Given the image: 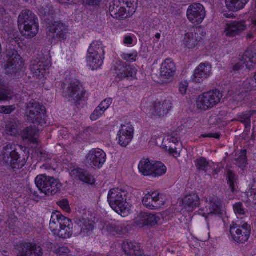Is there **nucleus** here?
<instances>
[{
	"label": "nucleus",
	"instance_id": "f257e3e1",
	"mask_svg": "<svg viewBox=\"0 0 256 256\" xmlns=\"http://www.w3.org/2000/svg\"><path fill=\"white\" fill-rule=\"evenodd\" d=\"M50 228L54 235L62 238H68L72 234V223L71 220L58 212L52 213Z\"/></svg>",
	"mask_w": 256,
	"mask_h": 256
},
{
	"label": "nucleus",
	"instance_id": "f03ea898",
	"mask_svg": "<svg viewBox=\"0 0 256 256\" xmlns=\"http://www.w3.org/2000/svg\"><path fill=\"white\" fill-rule=\"evenodd\" d=\"M46 110L39 102L32 100L26 104L25 120L38 126H42L46 124Z\"/></svg>",
	"mask_w": 256,
	"mask_h": 256
},
{
	"label": "nucleus",
	"instance_id": "7ed1b4c3",
	"mask_svg": "<svg viewBox=\"0 0 256 256\" xmlns=\"http://www.w3.org/2000/svg\"><path fill=\"white\" fill-rule=\"evenodd\" d=\"M35 183L38 192L47 196H54L60 193L62 186L58 180L46 174L37 176L35 179Z\"/></svg>",
	"mask_w": 256,
	"mask_h": 256
},
{
	"label": "nucleus",
	"instance_id": "20e7f679",
	"mask_svg": "<svg viewBox=\"0 0 256 256\" xmlns=\"http://www.w3.org/2000/svg\"><path fill=\"white\" fill-rule=\"evenodd\" d=\"M20 148V146L9 144L3 148V158L2 162L9 168L14 171L22 168L26 164L24 158L22 159L20 156L17 148Z\"/></svg>",
	"mask_w": 256,
	"mask_h": 256
},
{
	"label": "nucleus",
	"instance_id": "39448f33",
	"mask_svg": "<svg viewBox=\"0 0 256 256\" xmlns=\"http://www.w3.org/2000/svg\"><path fill=\"white\" fill-rule=\"evenodd\" d=\"M35 14L30 10H23L19 16L18 26H23V34L28 38L34 36L38 32V25L36 21Z\"/></svg>",
	"mask_w": 256,
	"mask_h": 256
},
{
	"label": "nucleus",
	"instance_id": "423d86ee",
	"mask_svg": "<svg viewBox=\"0 0 256 256\" xmlns=\"http://www.w3.org/2000/svg\"><path fill=\"white\" fill-rule=\"evenodd\" d=\"M6 54L8 60L5 65V72L7 75L16 78L23 66V60L18 52L10 48H7Z\"/></svg>",
	"mask_w": 256,
	"mask_h": 256
},
{
	"label": "nucleus",
	"instance_id": "0eeeda50",
	"mask_svg": "<svg viewBox=\"0 0 256 256\" xmlns=\"http://www.w3.org/2000/svg\"><path fill=\"white\" fill-rule=\"evenodd\" d=\"M124 192L118 188H113L109 191L108 200L111 208L122 216L128 212V204Z\"/></svg>",
	"mask_w": 256,
	"mask_h": 256
},
{
	"label": "nucleus",
	"instance_id": "6e6552de",
	"mask_svg": "<svg viewBox=\"0 0 256 256\" xmlns=\"http://www.w3.org/2000/svg\"><path fill=\"white\" fill-rule=\"evenodd\" d=\"M222 96V94L217 90L204 92L198 96L197 108L204 110L213 108L220 102Z\"/></svg>",
	"mask_w": 256,
	"mask_h": 256
},
{
	"label": "nucleus",
	"instance_id": "1a4fd4ad",
	"mask_svg": "<svg viewBox=\"0 0 256 256\" xmlns=\"http://www.w3.org/2000/svg\"><path fill=\"white\" fill-rule=\"evenodd\" d=\"M79 82L76 80L66 78L62 84L63 96L66 98H73L77 102L82 100L86 92L80 90Z\"/></svg>",
	"mask_w": 256,
	"mask_h": 256
},
{
	"label": "nucleus",
	"instance_id": "9d476101",
	"mask_svg": "<svg viewBox=\"0 0 256 256\" xmlns=\"http://www.w3.org/2000/svg\"><path fill=\"white\" fill-rule=\"evenodd\" d=\"M250 231V226L247 223L243 224H238L233 222L230 230L233 240L238 243L242 244H244L248 240Z\"/></svg>",
	"mask_w": 256,
	"mask_h": 256
},
{
	"label": "nucleus",
	"instance_id": "9b49d317",
	"mask_svg": "<svg viewBox=\"0 0 256 256\" xmlns=\"http://www.w3.org/2000/svg\"><path fill=\"white\" fill-rule=\"evenodd\" d=\"M206 15L204 6L199 3L190 4L186 11V16L190 22L194 24H201Z\"/></svg>",
	"mask_w": 256,
	"mask_h": 256
},
{
	"label": "nucleus",
	"instance_id": "f8f14e48",
	"mask_svg": "<svg viewBox=\"0 0 256 256\" xmlns=\"http://www.w3.org/2000/svg\"><path fill=\"white\" fill-rule=\"evenodd\" d=\"M18 256H43L44 250L42 246L34 242L22 243L19 248Z\"/></svg>",
	"mask_w": 256,
	"mask_h": 256
},
{
	"label": "nucleus",
	"instance_id": "ddd939ff",
	"mask_svg": "<svg viewBox=\"0 0 256 256\" xmlns=\"http://www.w3.org/2000/svg\"><path fill=\"white\" fill-rule=\"evenodd\" d=\"M75 223L77 227L74 228L76 235L82 237L88 236L92 234L94 227V222L88 218L76 219Z\"/></svg>",
	"mask_w": 256,
	"mask_h": 256
},
{
	"label": "nucleus",
	"instance_id": "4468645a",
	"mask_svg": "<svg viewBox=\"0 0 256 256\" xmlns=\"http://www.w3.org/2000/svg\"><path fill=\"white\" fill-rule=\"evenodd\" d=\"M143 204L149 210H158L165 203L161 195L157 192H148L142 200Z\"/></svg>",
	"mask_w": 256,
	"mask_h": 256
},
{
	"label": "nucleus",
	"instance_id": "2eb2a0df",
	"mask_svg": "<svg viewBox=\"0 0 256 256\" xmlns=\"http://www.w3.org/2000/svg\"><path fill=\"white\" fill-rule=\"evenodd\" d=\"M244 63L238 62L234 64L232 70L238 71L244 68V64H246L247 68L252 70L256 65V53L251 49L248 48L242 57Z\"/></svg>",
	"mask_w": 256,
	"mask_h": 256
},
{
	"label": "nucleus",
	"instance_id": "dca6fc26",
	"mask_svg": "<svg viewBox=\"0 0 256 256\" xmlns=\"http://www.w3.org/2000/svg\"><path fill=\"white\" fill-rule=\"evenodd\" d=\"M176 70L175 64L171 59L168 58L162 64L160 76L164 82H169L173 80Z\"/></svg>",
	"mask_w": 256,
	"mask_h": 256
},
{
	"label": "nucleus",
	"instance_id": "f3484780",
	"mask_svg": "<svg viewBox=\"0 0 256 256\" xmlns=\"http://www.w3.org/2000/svg\"><path fill=\"white\" fill-rule=\"evenodd\" d=\"M208 206H206V210L200 209L199 214L204 216L207 215L214 214L216 215L222 214V202L221 200L218 196H213L209 198Z\"/></svg>",
	"mask_w": 256,
	"mask_h": 256
},
{
	"label": "nucleus",
	"instance_id": "a211bd4d",
	"mask_svg": "<svg viewBox=\"0 0 256 256\" xmlns=\"http://www.w3.org/2000/svg\"><path fill=\"white\" fill-rule=\"evenodd\" d=\"M106 154L102 150L94 149L88 153L87 160L91 166L100 168L106 162Z\"/></svg>",
	"mask_w": 256,
	"mask_h": 256
},
{
	"label": "nucleus",
	"instance_id": "6ab92c4d",
	"mask_svg": "<svg viewBox=\"0 0 256 256\" xmlns=\"http://www.w3.org/2000/svg\"><path fill=\"white\" fill-rule=\"evenodd\" d=\"M49 66V62L44 60V58H37L32 61L30 70L34 76L40 77L47 72Z\"/></svg>",
	"mask_w": 256,
	"mask_h": 256
},
{
	"label": "nucleus",
	"instance_id": "aec40b11",
	"mask_svg": "<svg viewBox=\"0 0 256 256\" xmlns=\"http://www.w3.org/2000/svg\"><path fill=\"white\" fill-rule=\"evenodd\" d=\"M160 220V214H151L149 212H141L136 220V224L140 227L144 226H154Z\"/></svg>",
	"mask_w": 256,
	"mask_h": 256
},
{
	"label": "nucleus",
	"instance_id": "412c9836",
	"mask_svg": "<svg viewBox=\"0 0 256 256\" xmlns=\"http://www.w3.org/2000/svg\"><path fill=\"white\" fill-rule=\"evenodd\" d=\"M202 32L200 28H192L190 31L185 34L183 40L184 44L188 48H195L200 42L202 38L199 34Z\"/></svg>",
	"mask_w": 256,
	"mask_h": 256
},
{
	"label": "nucleus",
	"instance_id": "4be33fe9",
	"mask_svg": "<svg viewBox=\"0 0 256 256\" xmlns=\"http://www.w3.org/2000/svg\"><path fill=\"white\" fill-rule=\"evenodd\" d=\"M134 134V129L130 124H122L118 132L119 144L122 146L126 147L133 138Z\"/></svg>",
	"mask_w": 256,
	"mask_h": 256
},
{
	"label": "nucleus",
	"instance_id": "5701e85b",
	"mask_svg": "<svg viewBox=\"0 0 256 256\" xmlns=\"http://www.w3.org/2000/svg\"><path fill=\"white\" fill-rule=\"evenodd\" d=\"M246 29L244 21H234L226 24L224 34L227 37L232 38L240 34Z\"/></svg>",
	"mask_w": 256,
	"mask_h": 256
},
{
	"label": "nucleus",
	"instance_id": "b1692460",
	"mask_svg": "<svg viewBox=\"0 0 256 256\" xmlns=\"http://www.w3.org/2000/svg\"><path fill=\"white\" fill-rule=\"evenodd\" d=\"M170 100H166L162 102H155L150 108V112L154 116H162L166 114L172 108Z\"/></svg>",
	"mask_w": 256,
	"mask_h": 256
},
{
	"label": "nucleus",
	"instance_id": "393cba45",
	"mask_svg": "<svg viewBox=\"0 0 256 256\" xmlns=\"http://www.w3.org/2000/svg\"><path fill=\"white\" fill-rule=\"evenodd\" d=\"M122 248L128 256H141L144 254L140 244L136 242L126 240L123 242Z\"/></svg>",
	"mask_w": 256,
	"mask_h": 256
},
{
	"label": "nucleus",
	"instance_id": "a878e982",
	"mask_svg": "<svg viewBox=\"0 0 256 256\" xmlns=\"http://www.w3.org/2000/svg\"><path fill=\"white\" fill-rule=\"evenodd\" d=\"M49 31L52 34V37L58 39L64 40L66 38L68 33V26L60 22H54L50 26Z\"/></svg>",
	"mask_w": 256,
	"mask_h": 256
},
{
	"label": "nucleus",
	"instance_id": "bb28decb",
	"mask_svg": "<svg viewBox=\"0 0 256 256\" xmlns=\"http://www.w3.org/2000/svg\"><path fill=\"white\" fill-rule=\"evenodd\" d=\"M210 65L201 64L194 72L192 81L196 83L202 82L210 76Z\"/></svg>",
	"mask_w": 256,
	"mask_h": 256
},
{
	"label": "nucleus",
	"instance_id": "cd10ccee",
	"mask_svg": "<svg viewBox=\"0 0 256 256\" xmlns=\"http://www.w3.org/2000/svg\"><path fill=\"white\" fill-rule=\"evenodd\" d=\"M70 175L72 178L86 183L92 184L94 182V177L84 169L80 168H74L70 171Z\"/></svg>",
	"mask_w": 256,
	"mask_h": 256
},
{
	"label": "nucleus",
	"instance_id": "c85d7f7f",
	"mask_svg": "<svg viewBox=\"0 0 256 256\" xmlns=\"http://www.w3.org/2000/svg\"><path fill=\"white\" fill-rule=\"evenodd\" d=\"M180 141V140L178 138L172 136L163 142L162 146L166 150H168L170 154L176 158L180 156V153L177 151L176 145L178 144Z\"/></svg>",
	"mask_w": 256,
	"mask_h": 256
},
{
	"label": "nucleus",
	"instance_id": "c756f323",
	"mask_svg": "<svg viewBox=\"0 0 256 256\" xmlns=\"http://www.w3.org/2000/svg\"><path fill=\"white\" fill-rule=\"evenodd\" d=\"M183 205L188 211L192 212L200 204V198L196 194L185 196L182 200Z\"/></svg>",
	"mask_w": 256,
	"mask_h": 256
},
{
	"label": "nucleus",
	"instance_id": "7c9ffc66",
	"mask_svg": "<svg viewBox=\"0 0 256 256\" xmlns=\"http://www.w3.org/2000/svg\"><path fill=\"white\" fill-rule=\"evenodd\" d=\"M256 113L255 110L246 112L238 115L237 118L232 121L240 122L244 124L245 126L244 132H249L251 127V118Z\"/></svg>",
	"mask_w": 256,
	"mask_h": 256
},
{
	"label": "nucleus",
	"instance_id": "2f4dec72",
	"mask_svg": "<svg viewBox=\"0 0 256 256\" xmlns=\"http://www.w3.org/2000/svg\"><path fill=\"white\" fill-rule=\"evenodd\" d=\"M39 130L35 127H28L22 132L23 139L28 140V142L35 143L37 142Z\"/></svg>",
	"mask_w": 256,
	"mask_h": 256
},
{
	"label": "nucleus",
	"instance_id": "473e14b6",
	"mask_svg": "<svg viewBox=\"0 0 256 256\" xmlns=\"http://www.w3.org/2000/svg\"><path fill=\"white\" fill-rule=\"evenodd\" d=\"M250 0H226V6L232 12H236L243 9Z\"/></svg>",
	"mask_w": 256,
	"mask_h": 256
},
{
	"label": "nucleus",
	"instance_id": "72a5a7b5",
	"mask_svg": "<svg viewBox=\"0 0 256 256\" xmlns=\"http://www.w3.org/2000/svg\"><path fill=\"white\" fill-rule=\"evenodd\" d=\"M104 58V56H100L88 54L87 57L88 64L92 70H96L102 65Z\"/></svg>",
	"mask_w": 256,
	"mask_h": 256
},
{
	"label": "nucleus",
	"instance_id": "f704fd0d",
	"mask_svg": "<svg viewBox=\"0 0 256 256\" xmlns=\"http://www.w3.org/2000/svg\"><path fill=\"white\" fill-rule=\"evenodd\" d=\"M153 164L148 159L142 160L138 164V170L144 176H151Z\"/></svg>",
	"mask_w": 256,
	"mask_h": 256
},
{
	"label": "nucleus",
	"instance_id": "c9c22d12",
	"mask_svg": "<svg viewBox=\"0 0 256 256\" xmlns=\"http://www.w3.org/2000/svg\"><path fill=\"white\" fill-rule=\"evenodd\" d=\"M88 54H94L104 56V52L102 43L100 41H94L88 50Z\"/></svg>",
	"mask_w": 256,
	"mask_h": 256
},
{
	"label": "nucleus",
	"instance_id": "e433bc0d",
	"mask_svg": "<svg viewBox=\"0 0 256 256\" xmlns=\"http://www.w3.org/2000/svg\"><path fill=\"white\" fill-rule=\"evenodd\" d=\"M106 229L112 234H122L127 232L126 227L124 224H108L106 226Z\"/></svg>",
	"mask_w": 256,
	"mask_h": 256
},
{
	"label": "nucleus",
	"instance_id": "4c0bfd02",
	"mask_svg": "<svg viewBox=\"0 0 256 256\" xmlns=\"http://www.w3.org/2000/svg\"><path fill=\"white\" fill-rule=\"evenodd\" d=\"M126 64L122 61H118L114 66L113 73L119 78H126L124 74Z\"/></svg>",
	"mask_w": 256,
	"mask_h": 256
},
{
	"label": "nucleus",
	"instance_id": "58836bf2",
	"mask_svg": "<svg viewBox=\"0 0 256 256\" xmlns=\"http://www.w3.org/2000/svg\"><path fill=\"white\" fill-rule=\"evenodd\" d=\"M195 162L197 170L204 172H206L212 168V163L207 161L204 158L196 160Z\"/></svg>",
	"mask_w": 256,
	"mask_h": 256
},
{
	"label": "nucleus",
	"instance_id": "ea45409f",
	"mask_svg": "<svg viewBox=\"0 0 256 256\" xmlns=\"http://www.w3.org/2000/svg\"><path fill=\"white\" fill-rule=\"evenodd\" d=\"M151 176L154 177L160 176L164 174L166 172V166L160 162L153 164Z\"/></svg>",
	"mask_w": 256,
	"mask_h": 256
},
{
	"label": "nucleus",
	"instance_id": "a19ab883",
	"mask_svg": "<svg viewBox=\"0 0 256 256\" xmlns=\"http://www.w3.org/2000/svg\"><path fill=\"white\" fill-rule=\"evenodd\" d=\"M135 12V8H130L128 10H126L124 6H121L118 10V15L119 18L118 19H125L132 16Z\"/></svg>",
	"mask_w": 256,
	"mask_h": 256
},
{
	"label": "nucleus",
	"instance_id": "79ce46f5",
	"mask_svg": "<svg viewBox=\"0 0 256 256\" xmlns=\"http://www.w3.org/2000/svg\"><path fill=\"white\" fill-rule=\"evenodd\" d=\"M122 6V4L120 0H114L110 3L109 6V10L111 16L114 18H119L118 15V10Z\"/></svg>",
	"mask_w": 256,
	"mask_h": 256
},
{
	"label": "nucleus",
	"instance_id": "37998d69",
	"mask_svg": "<svg viewBox=\"0 0 256 256\" xmlns=\"http://www.w3.org/2000/svg\"><path fill=\"white\" fill-rule=\"evenodd\" d=\"M246 150H242L240 156L234 159V164L238 168L243 169L247 164V158H246Z\"/></svg>",
	"mask_w": 256,
	"mask_h": 256
},
{
	"label": "nucleus",
	"instance_id": "c03bdc74",
	"mask_svg": "<svg viewBox=\"0 0 256 256\" xmlns=\"http://www.w3.org/2000/svg\"><path fill=\"white\" fill-rule=\"evenodd\" d=\"M39 13L40 16H42L45 20H52L54 18V10L48 6L40 8L39 10Z\"/></svg>",
	"mask_w": 256,
	"mask_h": 256
},
{
	"label": "nucleus",
	"instance_id": "a18cd8bd",
	"mask_svg": "<svg viewBox=\"0 0 256 256\" xmlns=\"http://www.w3.org/2000/svg\"><path fill=\"white\" fill-rule=\"evenodd\" d=\"M227 179L231 191L233 193H234L237 182V177L236 175L232 170H228L227 172Z\"/></svg>",
	"mask_w": 256,
	"mask_h": 256
},
{
	"label": "nucleus",
	"instance_id": "49530a36",
	"mask_svg": "<svg viewBox=\"0 0 256 256\" xmlns=\"http://www.w3.org/2000/svg\"><path fill=\"white\" fill-rule=\"evenodd\" d=\"M18 125L16 122H10L6 125V130L8 134L15 136L18 133Z\"/></svg>",
	"mask_w": 256,
	"mask_h": 256
},
{
	"label": "nucleus",
	"instance_id": "de8ad7c7",
	"mask_svg": "<svg viewBox=\"0 0 256 256\" xmlns=\"http://www.w3.org/2000/svg\"><path fill=\"white\" fill-rule=\"evenodd\" d=\"M28 192L30 196L32 197V200L35 201H39L40 198L42 197L38 194V192L36 190V188L34 186H30L28 188Z\"/></svg>",
	"mask_w": 256,
	"mask_h": 256
},
{
	"label": "nucleus",
	"instance_id": "09e8293b",
	"mask_svg": "<svg viewBox=\"0 0 256 256\" xmlns=\"http://www.w3.org/2000/svg\"><path fill=\"white\" fill-rule=\"evenodd\" d=\"M136 72L135 68L126 64L124 72L126 78L134 77L136 74Z\"/></svg>",
	"mask_w": 256,
	"mask_h": 256
},
{
	"label": "nucleus",
	"instance_id": "8fccbe9b",
	"mask_svg": "<svg viewBox=\"0 0 256 256\" xmlns=\"http://www.w3.org/2000/svg\"><path fill=\"white\" fill-rule=\"evenodd\" d=\"M234 210L235 213L239 214H244L245 213L244 208L243 207L242 202H238L233 206Z\"/></svg>",
	"mask_w": 256,
	"mask_h": 256
},
{
	"label": "nucleus",
	"instance_id": "3c124183",
	"mask_svg": "<svg viewBox=\"0 0 256 256\" xmlns=\"http://www.w3.org/2000/svg\"><path fill=\"white\" fill-rule=\"evenodd\" d=\"M104 112V111H102V109L99 106H98L91 114V120H98Z\"/></svg>",
	"mask_w": 256,
	"mask_h": 256
},
{
	"label": "nucleus",
	"instance_id": "603ef678",
	"mask_svg": "<svg viewBox=\"0 0 256 256\" xmlns=\"http://www.w3.org/2000/svg\"><path fill=\"white\" fill-rule=\"evenodd\" d=\"M112 103V98H106L98 106L102 109V111L105 112L109 108Z\"/></svg>",
	"mask_w": 256,
	"mask_h": 256
},
{
	"label": "nucleus",
	"instance_id": "864d4df0",
	"mask_svg": "<svg viewBox=\"0 0 256 256\" xmlns=\"http://www.w3.org/2000/svg\"><path fill=\"white\" fill-rule=\"evenodd\" d=\"M58 204L66 212H69L70 208L68 200L63 199L57 202Z\"/></svg>",
	"mask_w": 256,
	"mask_h": 256
},
{
	"label": "nucleus",
	"instance_id": "5fc2aeb1",
	"mask_svg": "<svg viewBox=\"0 0 256 256\" xmlns=\"http://www.w3.org/2000/svg\"><path fill=\"white\" fill-rule=\"evenodd\" d=\"M11 97L10 93L4 89L0 90V100H6Z\"/></svg>",
	"mask_w": 256,
	"mask_h": 256
},
{
	"label": "nucleus",
	"instance_id": "6e6d98bb",
	"mask_svg": "<svg viewBox=\"0 0 256 256\" xmlns=\"http://www.w3.org/2000/svg\"><path fill=\"white\" fill-rule=\"evenodd\" d=\"M55 253L59 256H62L64 254H68L69 252V250L65 246L58 248L56 250Z\"/></svg>",
	"mask_w": 256,
	"mask_h": 256
},
{
	"label": "nucleus",
	"instance_id": "4d7b16f0",
	"mask_svg": "<svg viewBox=\"0 0 256 256\" xmlns=\"http://www.w3.org/2000/svg\"><path fill=\"white\" fill-rule=\"evenodd\" d=\"M188 86V84L186 82H182L180 84L179 90L182 94L186 93Z\"/></svg>",
	"mask_w": 256,
	"mask_h": 256
},
{
	"label": "nucleus",
	"instance_id": "13d9d810",
	"mask_svg": "<svg viewBox=\"0 0 256 256\" xmlns=\"http://www.w3.org/2000/svg\"><path fill=\"white\" fill-rule=\"evenodd\" d=\"M15 108L13 106H2V110L5 114H10L12 112L14 111Z\"/></svg>",
	"mask_w": 256,
	"mask_h": 256
},
{
	"label": "nucleus",
	"instance_id": "bf43d9fd",
	"mask_svg": "<svg viewBox=\"0 0 256 256\" xmlns=\"http://www.w3.org/2000/svg\"><path fill=\"white\" fill-rule=\"evenodd\" d=\"M136 56V54H124V58L128 62L135 61V58Z\"/></svg>",
	"mask_w": 256,
	"mask_h": 256
},
{
	"label": "nucleus",
	"instance_id": "052dcab7",
	"mask_svg": "<svg viewBox=\"0 0 256 256\" xmlns=\"http://www.w3.org/2000/svg\"><path fill=\"white\" fill-rule=\"evenodd\" d=\"M203 138H214L218 139L220 138V134L218 133H209L202 135Z\"/></svg>",
	"mask_w": 256,
	"mask_h": 256
},
{
	"label": "nucleus",
	"instance_id": "680f3d73",
	"mask_svg": "<svg viewBox=\"0 0 256 256\" xmlns=\"http://www.w3.org/2000/svg\"><path fill=\"white\" fill-rule=\"evenodd\" d=\"M133 42L132 37L130 36H126L124 40V43L126 44H130Z\"/></svg>",
	"mask_w": 256,
	"mask_h": 256
},
{
	"label": "nucleus",
	"instance_id": "e2e57ef3",
	"mask_svg": "<svg viewBox=\"0 0 256 256\" xmlns=\"http://www.w3.org/2000/svg\"><path fill=\"white\" fill-rule=\"evenodd\" d=\"M251 194L254 196V198L256 200V180L254 182L252 188H251Z\"/></svg>",
	"mask_w": 256,
	"mask_h": 256
},
{
	"label": "nucleus",
	"instance_id": "0e129e2a",
	"mask_svg": "<svg viewBox=\"0 0 256 256\" xmlns=\"http://www.w3.org/2000/svg\"><path fill=\"white\" fill-rule=\"evenodd\" d=\"M122 4L123 5L124 4V2L122 3ZM125 4L126 5V8H127L126 10H128L129 8H134V6H132V4L131 3L126 2V4Z\"/></svg>",
	"mask_w": 256,
	"mask_h": 256
},
{
	"label": "nucleus",
	"instance_id": "69168bd1",
	"mask_svg": "<svg viewBox=\"0 0 256 256\" xmlns=\"http://www.w3.org/2000/svg\"><path fill=\"white\" fill-rule=\"evenodd\" d=\"M248 39H251L254 38V34L252 33H249L246 35V36Z\"/></svg>",
	"mask_w": 256,
	"mask_h": 256
},
{
	"label": "nucleus",
	"instance_id": "338daca9",
	"mask_svg": "<svg viewBox=\"0 0 256 256\" xmlns=\"http://www.w3.org/2000/svg\"><path fill=\"white\" fill-rule=\"evenodd\" d=\"M155 37L157 38V39H159L160 38V34H159V33H157L155 35Z\"/></svg>",
	"mask_w": 256,
	"mask_h": 256
},
{
	"label": "nucleus",
	"instance_id": "774afa93",
	"mask_svg": "<svg viewBox=\"0 0 256 256\" xmlns=\"http://www.w3.org/2000/svg\"><path fill=\"white\" fill-rule=\"evenodd\" d=\"M252 23L254 26H256V18L252 20Z\"/></svg>",
	"mask_w": 256,
	"mask_h": 256
}]
</instances>
